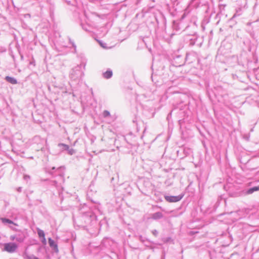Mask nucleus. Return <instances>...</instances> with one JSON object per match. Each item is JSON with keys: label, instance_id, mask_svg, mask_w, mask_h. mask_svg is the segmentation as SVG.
Masks as SVG:
<instances>
[{"label": "nucleus", "instance_id": "obj_4", "mask_svg": "<svg viewBox=\"0 0 259 259\" xmlns=\"http://www.w3.org/2000/svg\"><path fill=\"white\" fill-rule=\"evenodd\" d=\"M112 75V72L111 71H107L104 74L103 76L104 78L108 79L110 78Z\"/></svg>", "mask_w": 259, "mask_h": 259}, {"label": "nucleus", "instance_id": "obj_13", "mask_svg": "<svg viewBox=\"0 0 259 259\" xmlns=\"http://www.w3.org/2000/svg\"><path fill=\"white\" fill-rule=\"evenodd\" d=\"M98 42H99V44L101 45V46L102 47H103L102 44V42H101L100 41H98Z\"/></svg>", "mask_w": 259, "mask_h": 259}, {"label": "nucleus", "instance_id": "obj_3", "mask_svg": "<svg viewBox=\"0 0 259 259\" xmlns=\"http://www.w3.org/2000/svg\"><path fill=\"white\" fill-rule=\"evenodd\" d=\"M38 234L40 237L42 238V242L44 243H46V238H45V235L44 232L42 230H38Z\"/></svg>", "mask_w": 259, "mask_h": 259}, {"label": "nucleus", "instance_id": "obj_2", "mask_svg": "<svg viewBox=\"0 0 259 259\" xmlns=\"http://www.w3.org/2000/svg\"><path fill=\"white\" fill-rule=\"evenodd\" d=\"M4 250L8 252H14L16 246L15 244L13 243H5L4 245Z\"/></svg>", "mask_w": 259, "mask_h": 259}, {"label": "nucleus", "instance_id": "obj_12", "mask_svg": "<svg viewBox=\"0 0 259 259\" xmlns=\"http://www.w3.org/2000/svg\"><path fill=\"white\" fill-rule=\"evenodd\" d=\"M29 259H39L38 258H37V257L36 256H30L29 257Z\"/></svg>", "mask_w": 259, "mask_h": 259}, {"label": "nucleus", "instance_id": "obj_11", "mask_svg": "<svg viewBox=\"0 0 259 259\" xmlns=\"http://www.w3.org/2000/svg\"><path fill=\"white\" fill-rule=\"evenodd\" d=\"M60 146L63 147V148L65 150H68L69 149V146L66 144H60Z\"/></svg>", "mask_w": 259, "mask_h": 259}, {"label": "nucleus", "instance_id": "obj_9", "mask_svg": "<svg viewBox=\"0 0 259 259\" xmlns=\"http://www.w3.org/2000/svg\"><path fill=\"white\" fill-rule=\"evenodd\" d=\"M1 220L2 221V222L5 224V223H9V224L13 223V222L11 220L7 219L2 218V219H1Z\"/></svg>", "mask_w": 259, "mask_h": 259}, {"label": "nucleus", "instance_id": "obj_6", "mask_svg": "<svg viewBox=\"0 0 259 259\" xmlns=\"http://www.w3.org/2000/svg\"><path fill=\"white\" fill-rule=\"evenodd\" d=\"M258 190H259V186L257 187H254L252 188L249 189L247 191V193L251 194V193H252L254 191H258Z\"/></svg>", "mask_w": 259, "mask_h": 259}, {"label": "nucleus", "instance_id": "obj_10", "mask_svg": "<svg viewBox=\"0 0 259 259\" xmlns=\"http://www.w3.org/2000/svg\"><path fill=\"white\" fill-rule=\"evenodd\" d=\"M103 115L104 117H106L109 116L110 115V114L108 111L105 110L103 113Z\"/></svg>", "mask_w": 259, "mask_h": 259}, {"label": "nucleus", "instance_id": "obj_5", "mask_svg": "<svg viewBox=\"0 0 259 259\" xmlns=\"http://www.w3.org/2000/svg\"><path fill=\"white\" fill-rule=\"evenodd\" d=\"M49 243L51 247H54V248H57V245L55 244L54 241L51 238L49 239Z\"/></svg>", "mask_w": 259, "mask_h": 259}, {"label": "nucleus", "instance_id": "obj_8", "mask_svg": "<svg viewBox=\"0 0 259 259\" xmlns=\"http://www.w3.org/2000/svg\"><path fill=\"white\" fill-rule=\"evenodd\" d=\"M162 216L161 212H156L153 214V218L156 219L161 218Z\"/></svg>", "mask_w": 259, "mask_h": 259}, {"label": "nucleus", "instance_id": "obj_7", "mask_svg": "<svg viewBox=\"0 0 259 259\" xmlns=\"http://www.w3.org/2000/svg\"><path fill=\"white\" fill-rule=\"evenodd\" d=\"M6 80H7L8 82H10V83H12V84H15V83H16V80H15L14 78H12V77H11L7 76V77H6Z\"/></svg>", "mask_w": 259, "mask_h": 259}, {"label": "nucleus", "instance_id": "obj_1", "mask_svg": "<svg viewBox=\"0 0 259 259\" xmlns=\"http://www.w3.org/2000/svg\"><path fill=\"white\" fill-rule=\"evenodd\" d=\"M183 196V194H181L177 196H165L164 198L167 202H177L181 200Z\"/></svg>", "mask_w": 259, "mask_h": 259}]
</instances>
